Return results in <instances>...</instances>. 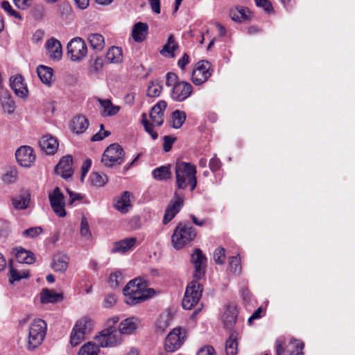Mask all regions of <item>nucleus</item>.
Wrapping results in <instances>:
<instances>
[{"mask_svg": "<svg viewBox=\"0 0 355 355\" xmlns=\"http://www.w3.org/2000/svg\"><path fill=\"white\" fill-rule=\"evenodd\" d=\"M192 92V85L189 83L182 81L174 85L171 92V98L174 101L182 102L191 96Z\"/></svg>", "mask_w": 355, "mask_h": 355, "instance_id": "17", "label": "nucleus"}, {"mask_svg": "<svg viewBox=\"0 0 355 355\" xmlns=\"http://www.w3.org/2000/svg\"><path fill=\"white\" fill-rule=\"evenodd\" d=\"M29 276V272L28 270H18L14 268L12 266L10 268V283L12 284L15 282L19 281L22 279L28 278Z\"/></svg>", "mask_w": 355, "mask_h": 355, "instance_id": "43", "label": "nucleus"}, {"mask_svg": "<svg viewBox=\"0 0 355 355\" xmlns=\"http://www.w3.org/2000/svg\"><path fill=\"white\" fill-rule=\"evenodd\" d=\"M39 146L47 155H54L58 150L59 144L55 137L46 135L40 139Z\"/></svg>", "mask_w": 355, "mask_h": 355, "instance_id": "23", "label": "nucleus"}, {"mask_svg": "<svg viewBox=\"0 0 355 355\" xmlns=\"http://www.w3.org/2000/svg\"><path fill=\"white\" fill-rule=\"evenodd\" d=\"M123 58L122 49L117 46H112L106 53V59L110 63H120L123 61Z\"/></svg>", "mask_w": 355, "mask_h": 355, "instance_id": "37", "label": "nucleus"}, {"mask_svg": "<svg viewBox=\"0 0 355 355\" xmlns=\"http://www.w3.org/2000/svg\"><path fill=\"white\" fill-rule=\"evenodd\" d=\"M69 258L66 254H57L53 257L51 268L55 272H64L68 268Z\"/></svg>", "mask_w": 355, "mask_h": 355, "instance_id": "30", "label": "nucleus"}, {"mask_svg": "<svg viewBox=\"0 0 355 355\" xmlns=\"http://www.w3.org/2000/svg\"><path fill=\"white\" fill-rule=\"evenodd\" d=\"M250 10L246 7H236L230 10V17L234 21H241L249 18Z\"/></svg>", "mask_w": 355, "mask_h": 355, "instance_id": "38", "label": "nucleus"}, {"mask_svg": "<svg viewBox=\"0 0 355 355\" xmlns=\"http://www.w3.org/2000/svg\"><path fill=\"white\" fill-rule=\"evenodd\" d=\"M41 227L28 228L23 232V235L28 238H35L42 233Z\"/></svg>", "mask_w": 355, "mask_h": 355, "instance_id": "56", "label": "nucleus"}, {"mask_svg": "<svg viewBox=\"0 0 355 355\" xmlns=\"http://www.w3.org/2000/svg\"><path fill=\"white\" fill-rule=\"evenodd\" d=\"M15 6L21 10H26L32 3V0H13Z\"/></svg>", "mask_w": 355, "mask_h": 355, "instance_id": "62", "label": "nucleus"}, {"mask_svg": "<svg viewBox=\"0 0 355 355\" xmlns=\"http://www.w3.org/2000/svg\"><path fill=\"white\" fill-rule=\"evenodd\" d=\"M126 296V302L129 304H137L153 297L155 291L148 288L146 282L142 278L130 280L123 290Z\"/></svg>", "mask_w": 355, "mask_h": 355, "instance_id": "1", "label": "nucleus"}, {"mask_svg": "<svg viewBox=\"0 0 355 355\" xmlns=\"http://www.w3.org/2000/svg\"><path fill=\"white\" fill-rule=\"evenodd\" d=\"M12 204L17 210L28 209L31 205V194L28 191L21 192L12 198Z\"/></svg>", "mask_w": 355, "mask_h": 355, "instance_id": "26", "label": "nucleus"}, {"mask_svg": "<svg viewBox=\"0 0 355 355\" xmlns=\"http://www.w3.org/2000/svg\"><path fill=\"white\" fill-rule=\"evenodd\" d=\"M110 135V132L105 130H99L98 132L94 134L91 140L92 141H99L108 137Z\"/></svg>", "mask_w": 355, "mask_h": 355, "instance_id": "59", "label": "nucleus"}, {"mask_svg": "<svg viewBox=\"0 0 355 355\" xmlns=\"http://www.w3.org/2000/svg\"><path fill=\"white\" fill-rule=\"evenodd\" d=\"M10 85L15 94L21 98L27 96L28 89L24 84V78L21 75H17L10 78Z\"/></svg>", "mask_w": 355, "mask_h": 355, "instance_id": "25", "label": "nucleus"}, {"mask_svg": "<svg viewBox=\"0 0 355 355\" xmlns=\"http://www.w3.org/2000/svg\"><path fill=\"white\" fill-rule=\"evenodd\" d=\"M87 40L92 49L96 52H100L105 47L104 37L99 33L89 34Z\"/></svg>", "mask_w": 355, "mask_h": 355, "instance_id": "36", "label": "nucleus"}, {"mask_svg": "<svg viewBox=\"0 0 355 355\" xmlns=\"http://www.w3.org/2000/svg\"><path fill=\"white\" fill-rule=\"evenodd\" d=\"M196 355H216V353L213 347L207 345L200 348Z\"/></svg>", "mask_w": 355, "mask_h": 355, "instance_id": "61", "label": "nucleus"}, {"mask_svg": "<svg viewBox=\"0 0 355 355\" xmlns=\"http://www.w3.org/2000/svg\"><path fill=\"white\" fill-rule=\"evenodd\" d=\"M80 234L87 241L92 239V233L89 230V224L85 217L81 218Z\"/></svg>", "mask_w": 355, "mask_h": 355, "instance_id": "50", "label": "nucleus"}, {"mask_svg": "<svg viewBox=\"0 0 355 355\" xmlns=\"http://www.w3.org/2000/svg\"><path fill=\"white\" fill-rule=\"evenodd\" d=\"M116 302V296L111 293L107 295L103 302V306L104 308L108 309L112 307Z\"/></svg>", "mask_w": 355, "mask_h": 355, "instance_id": "58", "label": "nucleus"}, {"mask_svg": "<svg viewBox=\"0 0 355 355\" xmlns=\"http://www.w3.org/2000/svg\"><path fill=\"white\" fill-rule=\"evenodd\" d=\"M141 123L144 127L145 130L150 135L153 139L155 140L158 137L157 133L153 130L152 123L148 120L146 114L141 115Z\"/></svg>", "mask_w": 355, "mask_h": 355, "instance_id": "49", "label": "nucleus"}, {"mask_svg": "<svg viewBox=\"0 0 355 355\" xmlns=\"http://www.w3.org/2000/svg\"><path fill=\"white\" fill-rule=\"evenodd\" d=\"M123 280V275L121 271L112 272L109 278V284L112 288H117Z\"/></svg>", "mask_w": 355, "mask_h": 355, "instance_id": "51", "label": "nucleus"}, {"mask_svg": "<svg viewBox=\"0 0 355 355\" xmlns=\"http://www.w3.org/2000/svg\"><path fill=\"white\" fill-rule=\"evenodd\" d=\"M1 102L3 110L9 114H11L15 110V102L9 95L6 94L1 97Z\"/></svg>", "mask_w": 355, "mask_h": 355, "instance_id": "47", "label": "nucleus"}, {"mask_svg": "<svg viewBox=\"0 0 355 355\" xmlns=\"http://www.w3.org/2000/svg\"><path fill=\"white\" fill-rule=\"evenodd\" d=\"M162 87L156 81H151L147 88V96L149 97H158L162 92Z\"/></svg>", "mask_w": 355, "mask_h": 355, "instance_id": "45", "label": "nucleus"}, {"mask_svg": "<svg viewBox=\"0 0 355 355\" xmlns=\"http://www.w3.org/2000/svg\"><path fill=\"white\" fill-rule=\"evenodd\" d=\"M67 56L72 62H81L87 55V46L83 39L76 37L67 44Z\"/></svg>", "mask_w": 355, "mask_h": 355, "instance_id": "7", "label": "nucleus"}, {"mask_svg": "<svg viewBox=\"0 0 355 355\" xmlns=\"http://www.w3.org/2000/svg\"><path fill=\"white\" fill-rule=\"evenodd\" d=\"M92 329V321L89 318H84L78 320L73 327L70 335V344L76 347L80 344L86 335L90 333Z\"/></svg>", "mask_w": 355, "mask_h": 355, "instance_id": "9", "label": "nucleus"}, {"mask_svg": "<svg viewBox=\"0 0 355 355\" xmlns=\"http://www.w3.org/2000/svg\"><path fill=\"white\" fill-rule=\"evenodd\" d=\"M191 261L195 267L193 277L196 280L202 279L205 274L207 258L200 249L196 248L191 254Z\"/></svg>", "mask_w": 355, "mask_h": 355, "instance_id": "15", "label": "nucleus"}, {"mask_svg": "<svg viewBox=\"0 0 355 355\" xmlns=\"http://www.w3.org/2000/svg\"><path fill=\"white\" fill-rule=\"evenodd\" d=\"M17 162L24 167H30L35 161L34 150L30 146H24L18 148L15 153Z\"/></svg>", "mask_w": 355, "mask_h": 355, "instance_id": "16", "label": "nucleus"}, {"mask_svg": "<svg viewBox=\"0 0 355 355\" xmlns=\"http://www.w3.org/2000/svg\"><path fill=\"white\" fill-rule=\"evenodd\" d=\"M171 320L169 314L160 315L155 324L157 330L159 332H164L168 327Z\"/></svg>", "mask_w": 355, "mask_h": 355, "instance_id": "46", "label": "nucleus"}, {"mask_svg": "<svg viewBox=\"0 0 355 355\" xmlns=\"http://www.w3.org/2000/svg\"><path fill=\"white\" fill-rule=\"evenodd\" d=\"M238 316V311L236 306L230 304L225 307L223 313L222 315V320L226 329H229L230 332L234 331V326L236 322ZM238 330V329H235Z\"/></svg>", "mask_w": 355, "mask_h": 355, "instance_id": "19", "label": "nucleus"}, {"mask_svg": "<svg viewBox=\"0 0 355 355\" xmlns=\"http://www.w3.org/2000/svg\"><path fill=\"white\" fill-rule=\"evenodd\" d=\"M148 26L147 24L143 22L137 23L132 32V35L135 42H141L144 41L147 35Z\"/></svg>", "mask_w": 355, "mask_h": 355, "instance_id": "33", "label": "nucleus"}, {"mask_svg": "<svg viewBox=\"0 0 355 355\" xmlns=\"http://www.w3.org/2000/svg\"><path fill=\"white\" fill-rule=\"evenodd\" d=\"M225 249L223 248H218L214 252V259L216 263L222 265L225 263Z\"/></svg>", "mask_w": 355, "mask_h": 355, "instance_id": "55", "label": "nucleus"}, {"mask_svg": "<svg viewBox=\"0 0 355 355\" xmlns=\"http://www.w3.org/2000/svg\"><path fill=\"white\" fill-rule=\"evenodd\" d=\"M202 289L197 281L191 282L187 287L182 300V306L184 309H191L199 302L202 296Z\"/></svg>", "mask_w": 355, "mask_h": 355, "instance_id": "11", "label": "nucleus"}, {"mask_svg": "<svg viewBox=\"0 0 355 355\" xmlns=\"http://www.w3.org/2000/svg\"><path fill=\"white\" fill-rule=\"evenodd\" d=\"M210 64L207 61L198 62L191 75V80L196 85H200L205 83L211 76Z\"/></svg>", "mask_w": 355, "mask_h": 355, "instance_id": "13", "label": "nucleus"}, {"mask_svg": "<svg viewBox=\"0 0 355 355\" xmlns=\"http://www.w3.org/2000/svg\"><path fill=\"white\" fill-rule=\"evenodd\" d=\"M239 339V330H234L230 333L229 337L225 343L226 355H236L237 354Z\"/></svg>", "mask_w": 355, "mask_h": 355, "instance_id": "27", "label": "nucleus"}, {"mask_svg": "<svg viewBox=\"0 0 355 355\" xmlns=\"http://www.w3.org/2000/svg\"><path fill=\"white\" fill-rule=\"evenodd\" d=\"M101 347L96 342L85 343L79 349L78 355H98Z\"/></svg>", "mask_w": 355, "mask_h": 355, "instance_id": "39", "label": "nucleus"}, {"mask_svg": "<svg viewBox=\"0 0 355 355\" xmlns=\"http://www.w3.org/2000/svg\"><path fill=\"white\" fill-rule=\"evenodd\" d=\"M152 175L153 178L156 180H167L171 178L170 166L157 167L153 171Z\"/></svg>", "mask_w": 355, "mask_h": 355, "instance_id": "40", "label": "nucleus"}, {"mask_svg": "<svg viewBox=\"0 0 355 355\" xmlns=\"http://www.w3.org/2000/svg\"><path fill=\"white\" fill-rule=\"evenodd\" d=\"M256 5L261 7L264 11L270 13L273 11V8L271 3L268 0H254Z\"/></svg>", "mask_w": 355, "mask_h": 355, "instance_id": "57", "label": "nucleus"}, {"mask_svg": "<svg viewBox=\"0 0 355 355\" xmlns=\"http://www.w3.org/2000/svg\"><path fill=\"white\" fill-rule=\"evenodd\" d=\"M304 343L300 340L277 338L275 341L276 355H304Z\"/></svg>", "mask_w": 355, "mask_h": 355, "instance_id": "5", "label": "nucleus"}, {"mask_svg": "<svg viewBox=\"0 0 355 355\" xmlns=\"http://www.w3.org/2000/svg\"><path fill=\"white\" fill-rule=\"evenodd\" d=\"M91 182L94 186L103 187L107 183V177L105 174L93 173L91 175Z\"/></svg>", "mask_w": 355, "mask_h": 355, "instance_id": "48", "label": "nucleus"}, {"mask_svg": "<svg viewBox=\"0 0 355 355\" xmlns=\"http://www.w3.org/2000/svg\"><path fill=\"white\" fill-rule=\"evenodd\" d=\"M46 10L43 5L37 4L32 9V15L36 19H40L45 16Z\"/></svg>", "mask_w": 355, "mask_h": 355, "instance_id": "54", "label": "nucleus"}, {"mask_svg": "<svg viewBox=\"0 0 355 355\" xmlns=\"http://www.w3.org/2000/svg\"><path fill=\"white\" fill-rule=\"evenodd\" d=\"M187 338V331L182 327L174 328L166 336L164 347L167 352H174L184 343Z\"/></svg>", "mask_w": 355, "mask_h": 355, "instance_id": "10", "label": "nucleus"}, {"mask_svg": "<svg viewBox=\"0 0 355 355\" xmlns=\"http://www.w3.org/2000/svg\"><path fill=\"white\" fill-rule=\"evenodd\" d=\"M230 266L233 272L239 274L241 272L240 257L238 256L232 257L230 259Z\"/></svg>", "mask_w": 355, "mask_h": 355, "instance_id": "53", "label": "nucleus"}, {"mask_svg": "<svg viewBox=\"0 0 355 355\" xmlns=\"http://www.w3.org/2000/svg\"><path fill=\"white\" fill-rule=\"evenodd\" d=\"M1 7L10 16L21 19V17L19 13L12 8V6L8 1H2L1 2Z\"/></svg>", "mask_w": 355, "mask_h": 355, "instance_id": "52", "label": "nucleus"}, {"mask_svg": "<svg viewBox=\"0 0 355 355\" xmlns=\"http://www.w3.org/2000/svg\"><path fill=\"white\" fill-rule=\"evenodd\" d=\"M220 161L216 157H212L209 164V168L211 171L214 172L218 171L220 167Z\"/></svg>", "mask_w": 355, "mask_h": 355, "instance_id": "63", "label": "nucleus"}, {"mask_svg": "<svg viewBox=\"0 0 355 355\" xmlns=\"http://www.w3.org/2000/svg\"><path fill=\"white\" fill-rule=\"evenodd\" d=\"M47 330V324L42 319H35L29 327L26 348L33 351L42 345Z\"/></svg>", "mask_w": 355, "mask_h": 355, "instance_id": "4", "label": "nucleus"}, {"mask_svg": "<svg viewBox=\"0 0 355 355\" xmlns=\"http://www.w3.org/2000/svg\"><path fill=\"white\" fill-rule=\"evenodd\" d=\"M196 173L195 165L185 162H177L175 175L178 188L184 189L189 185L191 191H193L197 185Z\"/></svg>", "mask_w": 355, "mask_h": 355, "instance_id": "2", "label": "nucleus"}, {"mask_svg": "<svg viewBox=\"0 0 355 355\" xmlns=\"http://www.w3.org/2000/svg\"><path fill=\"white\" fill-rule=\"evenodd\" d=\"M140 320L136 317H130L123 320L119 325V332L121 335L135 334L141 327Z\"/></svg>", "mask_w": 355, "mask_h": 355, "instance_id": "18", "label": "nucleus"}, {"mask_svg": "<svg viewBox=\"0 0 355 355\" xmlns=\"http://www.w3.org/2000/svg\"><path fill=\"white\" fill-rule=\"evenodd\" d=\"M125 152L117 144L110 145L104 151L101 162L107 167L120 165L124 162Z\"/></svg>", "mask_w": 355, "mask_h": 355, "instance_id": "8", "label": "nucleus"}, {"mask_svg": "<svg viewBox=\"0 0 355 355\" xmlns=\"http://www.w3.org/2000/svg\"><path fill=\"white\" fill-rule=\"evenodd\" d=\"M47 54L53 60H60L62 56V46L60 42L54 37L48 40L45 44Z\"/></svg>", "mask_w": 355, "mask_h": 355, "instance_id": "24", "label": "nucleus"}, {"mask_svg": "<svg viewBox=\"0 0 355 355\" xmlns=\"http://www.w3.org/2000/svg\"><path fill=\"white\" fill-rule=\"evenodd\" d=\"M70 126L73 132L80 134L87 129L89 122L85 116H76L72 119Z\"/></svg>", "mask_w": 355, "mask_h": 355, "instance_id": "31", "label": "nucleus"}, {"mask_svg": "<svg viewBox=\"0 0 355 355\" xmlns=\"http://www.w3.org/2000/svg\"><path fill=\"white\" fill-rule=\"evenodd\" d=\"M179 45L175 41L173 34H171L167 40L166 43L164 45L160 53L164 56L171 58H175V51L178 49Z\"/></svg>", "mask_w": 355, "mask_h": 355, "instance_id": "29", "label": "nucleus"}, {"mask_svg": "<svg viewBox=\"0 0 355 355\" xmlns=\"http://www.w3.org/2000/svg\"><path fill=\"white\" fill-rule=\"evenodd\" d=\"M196 229L189 223H180L171 236L173 248L180 250L192 242L196 237Z\"/></svg>", "mask_w": 355, "mask_h": 355, "instance_id": "3", "label": "nucleus"}, {"mask_svg": "<svg viewBox=\"0 0 355 355\" xmlns=\"http://www.w3.org/2000/svg\"><path fill=\"white\" fill-rule=\"evenodd\" d=\"M95 340L101 347H115L122 343L123 338L119 330L108 327L95 337Z\"/></svg>", "mask_w": 355, "mask_h": 355, "instance_id": "6", "label": "nucleus"}, {"mask_svg": "<svg viewBox=\"0 0 355 355\" xmlns=\"http://www.w3.org/2000/svg\"><path fill=\"white\" fill-rule=\"evenodd\" d=\"M104 59L101 56H96L91 60L89 67V73H96L101 70L104 65Z\"/></svg>", "mask_w": 355, "mask_h": 355, "instance_id": "44", "label": "nucleus"}, {"mask_svg": "<svg viewBox=\"0 0 355 355\" xmlns=\"http://www.w3.org/2000/svg\"><path fill=\"white\" fill-rule=\"evenodd\" d=\"M40 300L41 302L43 304L55 303L62 301L63 300V296L62 293H58L53 290L46 288L42 290Z\"/></svg>", "mask_w": 355, "mask_h": 355, "instance_id": "35", "label": "nucleus"}, {"mask_svg": "<svg viewBox=\"0 0 355 355\" xmlns=\"http://www.w3.org/2000/svg\"><path fill=\"white\" fill-rule=\"evenodd\" d=\"M185 120V112L177 110L171 114V126L175 129H178L184 124Z\"/></svg>", "mask_w": 355, "mask_h": 355, "instance_id": "41", "label": "nucleus"}, {"mask_svg": "<svg viewBox=\"0 0 355 355\" xmlns=\"http://www.w3.org/2000/svg\"><path fill=\"white\" fill-rule=\"evenodd\" d=\"M130 197V192H123L114 204L115 209L122 214L127 213L131 207Z\"/></svg>", "mask_w": 355, "mask_h": 355, "instance_id": "32", "label": "nucleus"}, {"mask_svg": "<svg viewBox=\"0 0 355 355\" xmlns=\"http://www.w3.org/2000/svg\"><path fill=\"white\" fill-rule=\"evenodd\" d=\"M73 158L71 155L63 157L55 168V173L64 179L73 175Z\"/></svg>", "mask_w": 355, "mask_h": 355, "instance_id": "20", "label": "nucleus"}, {"mask_svg": "<svg viewBox=\"0 0 355 355\" xmlns=\"http://www.w3.org/2000/svg\"><path fill=\"white\" fill-rule=\"evenodd\" d=\"M96 101L99 103V112L103 117L115 116L121 110L120 106L114 105L110 99L97 98Z\"/></svg>", "mask_w": 355, "mask_h": 355, "instance_id": "22", "label": "nucleus"}, {"mask_svg": "<svg viewBox=\"0 0 355 355\" xmlns=\"http://www.w3.org/2000/svg\"><path fill=\"white\" fill-rule=\"evenodd\" d=\"M183 203V197L178 193H175L173 198L170 201L165 210L163 218V223L164 225H166L174 218L182 207Z\"/></svg>", "mask_w": 355, "mask_h": 355, "instance_id": "14", "label": "nucleus"}, {"mask_svg": "<svg viewBox=\"0 0 355 355\" xmlns=\"http://www.w3.org/2000/svg\"><path fill=\"white\" fill-rule=\"evenodd\" d=\"M175 140V138L171 136L164 137L163 148L165 152H168L171 150L172 145L174 143Z\"/></svg>", "mask_w": 355, "mask_h": 355, "instance_id": "60", "label": "nucleus"}, {"mask_svg": "<svg viewBox=\"0 0 355 355\" xmlns=\"http://www.w3.org/2000/svg\"><path fill=\"white\" fill-rule=\"evenodd\" d=\"M178 80V76L174 73L169 72L166 74V85L168 87L175 85Z\"/></svg>", "mask_w": 355, "mask_h": 355, "instance_id": "64", "label": "nucleus"}, {"mask_svg": "<svg viewBox=\"0 0 355 355\" xmlns=\"http://www.w3.org/2000/svg\"><path fill=\"white\" fill-rule=\"evenodd\" d=\"M49 199L54 213L60 217H64L67 214L64 196L59 187H55L49 193Z\"/></svg>", "mask_w": 355, "mask_h": 355, "instance_id": "12", "label": "nucleus"}, {"mask_svg": "<svg viewBox=\"0 0 355 355\" xmlns=\"http://www.w3.org/2000/svg\"><path fill=\"white\" fill-rule=\"evenodd\" d=\"M166 107V103L164 101H159L150 112V123L155 126H161L164 120V111Z\"/></svg>", "mask_w": 355, "mask_h": 355, "instance_id": "21", "label": "nucleus"}, {"mask_svg": "<svg viewBox=\"0 0 355 355\" xmlns=\"http://www.w3.org/2000/svg\"><path fill=\"white\" fill-rule=\"evenodd\" d=\"M137 243V239L135 237L127 238L120 241L116 242L112 248V252L116 253L121 252L124 253L132 248Z\"/></svg>", "mask_w": 355, "mask_h": 355, "instance_id": "28", "label": "nucleus"}, {"mask_svg": "<svg viewBox=\"0 0 355 355\" xmlns=\"http://www.w3.org/2000/svg\"><path fill=\"white\" fill-rule=\"evenodd\" d=\"M37 73L38 77L44 84L48 86L51 85L53 74V70L52 68L44 65H40L37 68Z\"/></svg>", "mask_w": 355, "mask_h": 355, "instance_id": "34", "label": "nucleus"}, {"mask_svg": "<svg viewBox=\"0 0 355 355\" xmlns=\"http://www.w3.org/2000/svg\"><path fill=\"white\" fill-rule=\"evenodd\" d=\"M16 258L18 262L21 263H24L31 264L35 261L33 254L31 252L25 250L22 248L17 250Z\"/></svg>", "mask_w": 355, "mask_h": 355, "instance_id": "42", "label": "nucleus"}]
</instances>
